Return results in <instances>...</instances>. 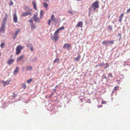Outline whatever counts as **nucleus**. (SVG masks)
<instances>
[{
  "label": "nucleus",
  "instance_id": "obj_9",
  "mask_svg": "<svg viewBox=\"0 0 130 130\" xmlns=\"http://www.w3.org/2000/svg\"><path fill=\"white\" fill-rule=\"evenodd\" d=\"M13 20L14 22L16 23L17 22L18 18L17 15L16 14H14L13 15Z\"/></svg>",
  "mask_w": 130,
  "mask_h": 130
},
{
  "label": "nucleus",
  "instance_id": "obj_53",
  "mask_svg": "<svg viewBox=\"0 0 130 130\" xmlns=\"http://www.w3.org/2000/svg\"><path fill=\"white\" fill-rule=\"evenodd\" d=\"M98 10H96V12H98Z\"/></svg>",
  "mask_w": 130,
  "mask_h": 130
},
{
  "label": "nucleus",
  "instance_id": "obj_18",
  "mask_svg": "<svg viewBox=\"0 0 130 130\" xmlns=\"http://www.w3.org/2000/svg\"><path fill=\"white\" fill-rule=\"evenodd\" d=\"M54 14H53L51 17V20L54 22H56V21H55L56 19L55 18H54Z\"/></svg>",
  "mask_w": 130,
  "mask_h": 130
},
{
  "label": "nucleus",
  "instance_id": "obj_26",
  "mask_svg": "<svg viewBox=\"0 0 130 130\" xmlns=\"http://www.w3.org/2000/svg\"><path fill=\"white\" fill-rule=\"evenodd\" d=\"M5 43H2L0 45V46L1 48H2L5 45Z\"/></svg>",
  "mask_w": 130,
  "mask_h": 130
},
{
  "label": "nucleus",
  "instance_id": "obj_21",
  "mask_svg": "<svg viewBox=\"0 0 130 130\" xmlns=\"http://www.w3.org/2000/svg\"><path fill=\"white\" fill-rule=\"evenodd\" d=\"M43 5L44 6L45 8H47L48 6V5L47 3L45 2H44L43 3Z\"/></svg>",
  "mask_w": 130,
  "mask_h": 130
},
{
  "label": "nucleus",
  "instance_id": "obj_7",
  "mask_svg": "<svg viewBox=\"0 0 130 130\" xmlns=\"http://www.w3.org/2000/svg\"><path fill=\"white\" fill-rule=\"evenodd\" d=\"M34 20L35 22L39 23L40 22L39 19L37 17L36 15H34L33 17Z\"/></svg>",
  "mask_w": 130,
  "mask_h": 130
},
{
  "label": "nucleus",
  "instance_id": "obj_28",
  "mask_svg": "<svg viewBox=\"0 0 130 130\" xmlns=\"http://www.w3.org/2000/svg\"><path fill=\"white\" fill-rule=\"evenodd\" d=\"M22 87L24 89H25L26 88V85L24 84H23L22 85Z\"/></svg>",
  "mask_w": 130,
  "mask_h": 130
},
{
  "label": "nucleus",
  "instance_id": "obj_27",
  "mask_svg": "<svg viewBox=\"0 0 130 130\" xmlns=\"http://www.w3.org/2000/svg\"><path fill=\"white\" fill-rule=\"evenodd\" d=\"M32 80V79H30L27 80V83H30Z\"/></svg>",
  "mask_w": 130,
  "mask_h": 130
},
{
  "label": "nucleus",
  "instance_id": "obj_50",
  "mask_svg": "<svg viewBox=\"0 0 130 130\" xmlns=\"http://www.w3.org/2000/svg\"><path fill=\"white\" fill-rule=\"evenodd\" d=\"M103 66V65H102V64H99V66Z\"/></svg>",
  "mask_w": 130,
  "mask_h": 130
},
{
  "label": "nucleus",
  "instance_id": "obj_20",
  "mask_svg": "<svg viewBox=\"0 0 130 130\" xmlns=\"http://www.w3.org/2000/svg\"><path fill=\"white\" fill-rule=\"evenodd\" d=\"M108 64L107 63H106L105 65L103 64V67L104 69H106L108 68Z\"/></svg>",
  "mask_w": 130,
  "mask_h": 130
},
{
  "label": "nucleus",
  "instance_id": "obj_58",
  "mask_svg": "<svg viewBox=\"0 0 130 130\" xmlns=\"http://www.w3.org/2000/svg\"><path fill=\"white\" fill-rule=\"evenodd\" d=\"M7 15V14H6V15Z\"/></svg>",
  "mask_w": 130,
  "mask_h": 130
},
{
  "label": "nucleus",
  "instance_id": "obj_16",
  "mask_svg": "<svg viewBox=\"0 0 130 130\" xmlns=\"http://www.w3.org/2000/svg\"><path fill=\"white\" fill-rule=\"evenodd\" d=\"M80 56V55H78L75 58L74 60L76 61H78L79 60Z\"/></svg>",
  "mask_w": 130,
  "mask_h": 130
},
{
  "label": "nucleus",
  "instance_id": "obj_4",
  "mask_svg": "<svg viewBox=\"0 0 130 130\" xmlns=\"http://www.w3.org/2000/svg\"><path fill=\"white\" fill-rule=\"evenodd\" d=\"M71 45L70 44L65 43L63 46V48H66L69 51L71 49Z\"/></svg>",
  "mask_w": 130,
  "mask_h": 130
},
{
  "label": "nucleus",
  "instance_id": "obj_30",
  "mask_svg": "<svg viewBox=\"0 0 130 130\" xmlns=\"http://www.w3.org/2000/svg\"><path fill=\"white\" fill-rule=\"evenodd\" d=\"M108 29H109L110 30H112V27L110 25H109V26H108Z\"/></svg>",
  "mask_w": 130,
  "mask_h": 130
},
{
  "label": "nucleus",
  "instance_id": "obj_2",
  "mask_svg": "<svg viewBox=\"0 0 130 130\" xmlns=\"http://www.w3.org/2000/svg\"><path fill=\"white\" fill-rule=\"evenodd\" d=\"M114 41L113 40H105L102 42V44L105 45H107L108 44H114Z\"/></svg>",
  "mask_w": 130,
  "mask_h": 130
},
{
  "label": "nucleus",
  "instance_id": "obj_14",
  "mask_svg": "<svg viewBox=\"0 0 130 130\" xmlns=\"http://www.w3.org/2000/svg\"><path fill=\"white\" fill-rule=\"evenodd\" d=\"M5 26L2 25L1 28L0 29V32H1L4 33L5 32Z\"/></svg>",
  "mask_w": 130,
  "mask_h": 130
},
{
  "label": "nucleus",
  "instance_id": "obj_52",
  "mask_svg": "<svg viewBox=\"0 0 130 130\" xmlns=\"http://www.w3.org/2000/svg\"><path fill=\"white\" fill-rule=\"evenodd\" d=\"M101 106H100V107H98L99 108L100 107H102V105H101Z\"/></svg>",
  "mask_w": 130,
  "mask_h": 130
},
{
  "label": "nucleus",
  "instance_id": "obj_29",
  "mask_svg": "<svg viewBox=\"0 0 130 130\" xmlns=\"http://www.w3.org/2000/svg\"><path fill=\"white\" fill-rule=\"evenodd\" d=\"M44 14V12L43 10H41L40 12V17H41V16L43 15Z\"/></svg>",
  "mask_w": 130,
  "mask_h": 130
},
{
  "label": "nucleus",
  "instance_id": "obj_36",
  "mask_svg": "<svg viewBox=\"0 0 130 130\" xmlns=\"http://www.w3.org/2000/svg\"><path fill=\"white\" fill-rule=\"evenodd\" d=\"M108 77H113V76L111 74H108Z\"/></svg>",
  "mask_w": 130,
  "mask_h": 130
},
{
  "label": "nucleus",
  "instance_id": "obj_54",
  "mask_svg": "<svg viewBox=\"0 0 130 130\" xmlns=\"http://www.w3.org/2000/svg\"><path fill=\"white\" fill-rule=\"evenodd\" d=\"M113 93V91H112V93Z\"/></svg>",
  "mask_w": 130,
  "mask_h": 130
},
{
  "label": "nucleus",
  "instance_id": "obj_34",
  "mask_svg": "<svg viewBox=\"0 0 130 130\" xmlns=\"http://www.w3.org/2000/svg\"><path fill=\"white\" fill-rule=\"evenodd\" d=\"M122 18L120 17H119V18L118 19V21L119 22H122Z\"/></svg>",
  "mask_w": 130,
  "mask_h": 130
},
{
  "label": "nucleus",
  "instance_id": "obj_19",
  "mask_svg": "<svg viewBox=\"0 0 130 130\" xmlns=\"http://www.w3.org/2000/svg\"><path fill=\"white\" fill-rule=\"evenodd\" d=\"M31 29L34 30L36 28V26L34 23L31 24Z\"/></svg>",
  "mask_w": 130,
  "mask_h": 130
},
{
  "label": "nucleus",
  "instance_id": "obj_37",
  "mask_svg": "<svg viewBox=\"0 0 130 130\" xmlns=\"http://www.w3.org/2000/svg\"><path fill=\"white\" fill-rule=\"evenodd\" d=\"M13 2H12V1H10V2L9 3V6H12L13 5Z\"/></svg>",
  "mask_w": 130,
  "mask_h": 130
},
{
  "label": "nucleus",
  "instance_id": "obj_17",
  "mask_svg": "<svg viewBox=\"0 0 130 130\" xmlns=\"http://www.w3.org/2000/svg\"><path fill=\"white\" fill-rule=\"evenodd\" d=\"M64 28V26H62L58 29L56 31V32L58 33V32L60 30L63 29Z\"/></svg>",
  "mask_w": 130,
  "mask_h": 130
},
{
  "label": "nucleus",
  "instance_id": "obj_23",
  "mask_svg": "<svg viewBox=\"0 0 130 130\" xmlns=\"http://www.w3.org/2000/svg\"><path fill=\"white\" fill-rule=\"evenodd\" d=\"M28 12H23V13L22 14V15L24 17H25L28 15Z\"/></svg>",
  "mask_w": 130,
  "mask_h": 130
},
{
  "label": "nucleus",
  "instance_id": "obj_25",
  "mask_svg": "<svg viewBox=\"0 0 130 130\" xmlns=\"http://www.w3.org/2000/svg\"><path fill=\"white\" fill-rule=\"evenodd\" d=\"M38 58L36 56L34 57L32 59V61H35Z\"/></svg>",
  "mask_w": 130,
  "mask_h": 130
},
{
  "label": "nucleus",
  "instance_id": "obj_13",
  "mask_svg": "<svg viewBox=\"0 0 130 130\" xmlns=\"http://www.w3.org/2000/svg\"><path fill=\"white\" fill-rule=\"evenodd\" d=\"M83 22L82 21H80L79 22L77 25L76 26V27H80L81 28H82L83 27Z\"/></svg>",
  "mask_w": 130,
  "mask_h": 130
},
{
  "label": "nucleus",
  "instance_id": "obj_35",
  "mask_svg": "<svg viewBox=\"0 0 130 130\" xmlns=\"http://www.w3.org/2000/svg\"><path fill=\"white\" fill-rule=\"evenodd\" d=\"M67 12L68 13H70L72 14H73V12L71 11L70 10H69L67 11Z\"/></svg>",
  "mask_w": 130,
  "mask_h": 130
},
{
  "label": "nucleus",
  "instance_id": "obj_32",
  "mask_svg": "<svg viewBox=\"0 0 130 130\" xmlns=\"http://www.w3.org/2000/svg\"><path fill=\"white\" fill-rule=\"evenodd\" d=\"M23 56L22 55L21 57H19V58H18L17 60V61H18V60L21 59L23 57Z\"/></svg>",
  "mask_w": 130,
  "mask_h": 130
},
{
  "label": "nucleus",
  "instance_id": "obj_41",
  "mask_svg": "<svg viewBox=\"0 0 130 130\" xmlns=\"http://www.w3.org/2000/svg\"><path fill=\"white\" fill-rule=\"evenodd\" d=\"M106 102L105 101L103 100H102V103L103 104H105L106 103Z\"/></svg>",
  "mask_w": 130,
  "mask_h": 130
},
{
  "label": "nucleus",
  "instance_id": "obj_55",
  "mask_svg": "<svg viewBox=\"0 0 130 130\" xmlns=\"http://www.w3.org/2000/svg\"><path fill=\"white\" fill-rule=\"evenodd\" d=\"M110 17V15H109L108 16V18H109V17Z\"/></svg>",
  "mask_w": 130,
  "mask_h": 130
},
{
  "label": "nucleus",
  "instance_id": "obj_57",
  "mask_svg": "<svg viewBox=\"0 0 130 130\" xmlns=\"http://www.w3.org/2000/svg\"><path fill=\"white\" fill-rule=\"evenodd\" d=\"M56 90V89H54V90Z\"/></svg>",
  "mask_w": 130,
  "mask_h": 130
},
{
  "label": "nucleus",
  "instance_id": "obj_40",
  "mask_svg": "<svg viewBox=\"0 0 130 130\" xmlns=\"http://www.w3.org/2000/svg\"><path fill=\"white\" fill-rule=\"evenodd\" d=\"M123 15H124V13H122L121 14V15H120V16L119 17H121V18H122L123 17Z\"/></svg>",
  "mask_w": 130,
  "mask_h": 130
},
{
  "label": "nucleus",
  "instance_id": "obj_47",
  "mask_svg": "<svg viewBox=\"0 0 130 130\" xmlns=\"http://www.w3.org/2000/svg\"><path fill=\"white\" fill-rule=\"evenodd\" d=\"M13 55H11L10 56V58H12L13 57Z\"/></svg>",
  "mask_w": 130,
  "mask_h": 130
},
{
  "label": "nucleus",
  "instance_id": "obj_39",
  "mask_svg": "<svg viewBox=\"0 0 130 130\" xmlns=\"http://www.w3.org/2000/svg\"><path fill=\"white\" fill-rule=\"evenodd\" d=\"M17 93H14L13 94V98H15L17 96Z\"/></svg>",
  "mask_w": 130,
  "mask_h": 130
},
{
  "label": "nucleus",
  "instance_id": "obj_43",
  "mask_svg": "<svg viewBox=\"0 0 130 130\" xmlns=\"http://www.w3.org/2000/svg\"><path fill=\"white\" fill-rule=\"evenodd\" d=\"M51 20L50 19H49V20H48V24L49 25H50L51 24Z\"/></svg>",
  "mask_w": 130,
  "mask_h": 130
},
{
  "label": "nucleus",
  "instance_id": "obj_8",
  "mask_svg": "<svg viewBox=\"0 0 130 130\" xmlns=\"http://www.w3.org/2000/svg\"><path fill=\"white\" fill-rule=\"evenodd\" d=\"M27 46L28 47L30 48V51H34V50L33 49V46L31 44L29 43L27 45Z\"/></svg>",
  "mask_w": 130,
  "mask_h": 130
},
{
  "label": "nucleus",
  "instance_id": "obj_5",
  "mask_svg": "<svg viewBox=\"0 0 130 130\" xmlns=\"http://www.w3.org/2000/svg\"><path fill=\"white\" fill-rule=\"evenodd\" d=\"M58 33L56 32L55 31L54 34V36L52 38L53 40H54L55 42L57 41L59 38L58 36Z\"/></svg>",
  "mask_w": 130,
  "mask_h": 130
},
{
  "label": "nucleus",
  "instance_id": "obj_1",
  "mask_svg": "<svg viewBox=\"0 0 130 130\" xmlns=\"http://www.w3.org/2000/svg\"><path fill=\"white\" fill-rule=\"evenodd\" d=\"M99 7V3L98 1H96L93 3L91 7L89 8V12L91 13L96 10L97 8Z\"/></svg>",
  "mask_w": 130,
  "mask_h": 130
},
{
  "label": "nucleus",
  "instance_id": "obj_44",
  "mask_svg": "<svg viewBox=\"0 0 130 130\" xmlns=\"http://www.w3.org/2000/svg\"><path fill=\"white\" fill-rule=\"evenodd\" d=\"M129 11H130V8L129 9L127 10L126 12L127 13H129Z\"/></svg>",
  "mask_w": 130,
  "mask_h": 130
},
{
  "label": "nucleus",
  "instance_id": "obj_31",
  "mask_svg": "<svg viewBox=\"0 0 130 130\" xmlns=\"http://www.w3.org/2000/svg\"><path fill=\"white\" fill-rule=\"evenodd\" d=\"M32 69V67L31 66H29L28 67L27 70L28 71H30Z\"/></svg>",
  "mask_w": 130,
  "mask_h": 130
},
{
  "label": "nucleus",
  "instance_id": "obj_49",
  "mask_svg": "<svg viewBox=\"0 0 130 130\" xmlns=\"http://www.w3.org/2000/svg\"><path fill=\"white\" fill-rule=\"evenodd\" d=\"M28 14H29L30 15H31V13L30 12H28Z\"/></svg>",
  "mask_w": 130,
  "mask_h": 130
},
{
  "label": "nucleus",
  "instance_id": "obj_22",
  "mask_svg": "<svg viewBox=\"0 0 130 130\" xmlns=\"http://www.w3.org/2000/svg\"><path fill=\"white\" fill-rule=\"evenodd\" d=\"M33 6L34 8L35 9V10H37V8L36 6V3L35 2H32Z\"/></svg>",
  "mask_w": 130,
  "mask_h": 130
},
{
  "label": "nucleus",
  "instance_id": "obj_11",
  "mask_svg": "<svg viewBox=\"0 0 130 130\" xmlns=\"http://www.w3.org/2000/svg\"><path fill=\"white\" fill-rule=\"evenodd\" d=\"M19 29L18 30L16 31L15 32V33L13 35V40H14L15 39L17 36V35L18 34L19 32Z\"/></svg>",
  "mask_w": 130,
  "mask_h": 130
},
{
  "label": "nucleus",
  "instance_id": "obj_10",
  "mask_svg": "<svg viewBox=\"0 0 130 130\" xmlns=\"http://www.w3.org/2000/svg\"><path fill=\"white\" fill-rule=\"evenodd\" d=\"M11 81V80H7L5 82L3 81V82H4L3 84V86L4 87H5L6 85H8V84H9Z\"/></svg>",
  "mask_w": 130,
  "mask_h": 130
},
{
  "label": "nucleus",
  "instance_id": "obj_12",
  "mask_svg": "<svg viewBox=\"0 0 130 130\" xmlns=\"http://www.w3.org/2000/svg\"><path fill=\"white\" fill-rule=\"evenodd\" d=\"M7 17H5L2 21V25L5 26L6 24V22L7 21Z\"/></svg>",
  "mask_w": 130,
  "mask_h": 130
},
{
  "label": "nucleus",
  "instance_id": "obj_46",
  "mask_svg": "<svg viewBox=\"0 0 130 130\" xmlns=\"http://www.w3.org/2000/svg\"><path fill=\"white\" fill-rule=\"evenodd\" d=\"M118 36H121V35L120 33H118Z\"/></svg>",
  "mask_w": 130,
  "mask_h": 130
},
{
  "label": "nucleus",
  "instance_id": "obj_38",
  "mask_svg": "<svg viewBox=\"0 0 130 130\" xmlns=\"http://www.w3.org/2000/svg\"><path fill=\"white\" fill-rule=\"evenodd\" d=\"M118 87H115L114 88V90L116 91H117L118 90Z\"/></svg>",
  "mask_w": 130,
  "mask_h": 130
},
{
  "label": "nucleus",
  "instance_id": "obj_45",
  "mask_svg": "<svg viewBox=\"0 0 130 130\" xmlns=\"http://www.w3.org/2000/svg\"><path fill=\"white\" fill-rule=\"evenodd\" d=\"M104 74H103V78H105L106 79H107V77H106V76H104Z\"/></svg>",
  "mask_w": 130,
  "mask_h": 130
},
{
  "label": "nucleus",
  "instance_id": "obj_33",
  "mask_svg": "<svg viewBox=\"0 0 130 130\" xmlns=\"http://www.w3.org/2000/svg\"><path fill=\"white\" fill-rule=\"evenodd\" d=\"M29 21L30 23L31 24L34 23L33 20L31 19H30L29 20Z\"/></svg>",
  "mask_w": 130,
  "mask_h": 130
},
{
  "label": "nucleus",
  "instance_id": "obj_24",
  "mask_svg": "<svg viewBox=\"0 0 130 130\" xmlns=\"http://www.w3.org/2000/svg\"><path fill=\"white\" fill-rule=\"evenodd\" d=\"M59 59L57 58H56L54 61V63H58L59 62Z\"/></svg>",
  "mask_w": 130,
  "mask_h": 130
},
{
  "label": "nucleus",
  "instance_id": "obj_15",
  "mask_svg": "<svg viewBox=\"0 0 130 130\" xmlns=\"http://www.w3.org/2000/svg\"><path fill=\"white\" fill-rule=\"evenodd\" d=\"M19 67L18 66L17 67L13 73L14 75H15L19 71Z\"/></svg>",
  "mask_w": 130,
  "mask_h": 130
},
{
  "label": "nucleus",
  "instance_id": "obj_42",
  "mask_svg": "<svg viewBox=\"0 0 130 130\" xmlns=\"http://www.w3.org/2000/svg\"><path fill=\"white\" fill-rule=\"evenodd\" d=\"M86 102L89 103H91L89 99Z\"/></svg>",
  "mask_w": 130,
  "mask_h": 130
},
{
  "label": "nucleus",
  "instance_id": "obj_3",
  "mask_svg": "<svg viewBox=\"0 0 130 130\" xmlns=\"http://www.w3.org/2000/svg\"><path fill=\"white\" fill-rule=\"evenodd\" d=\"M22 49V47L21 45H19L16 48V54L17 55L19 54Z\"/></svg>",
  "mask_w": 130,
  "mask_h": 130
},
{
  "label": "nucleus",
  "instance_id": "obj_56",
  "mask_svg": "<svg viewBox=\"0 0 130 130\" xmlns=\"http://www.w3.org/2000/svg\"><path fill=\"white\" fill-rule=\"evenodd\" d=\"M57 87V86H56L55 87V88H56Z\"/></svg>",
  "mask_w": 130,
  "mask_h": 130
},
{
  "label": "nucleus",
  "instance_id": "obj_51",
  "mask_svg": "<svg viewBox=\"0 0 130 130\" xmlns=\"http://www.w3.org/2000/svg\"><path fill=\"white\" fill-rule=\"evenodd\" d=\"M121 36L120 37V38H119V40H120L121 39Z\"/></svg>",
  "mask_w": 130,
  "mask_h": 130
},
{
  "label": "nucleus",
  "instance_id": "obj_6",
  "mask_svg": "<svg viewBox=\"0 0 130 130\" xmlns=\"http://www.w3.org/2000/svg\"><path fill=\"white\" fill-rule=\"evenodd\" d=\"M15 61V60L14 59H8L7 62V63L9 65L12 64Z\"/></svg>",
  "mask_w": 130,
  "mask_h": 130
},
{
  "label": "nucleus",
  "instance_id": "obj_48",
  "mask_svg": "<svg viewBox=\"0 0 130 130\" xmlns=\"http://www.w3.org/2000/svg\"><path fill=\"white\" fill-rule=\"evenodd\" d=\"M45 1H46L47 2H49V0H45Z\"/></svg>",
  "mask_w": 130,
  "mask_h": 130
}]
</instances>
